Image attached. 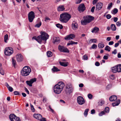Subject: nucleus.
<instances>
[{
  "label": "nucleus",
  "instance_id": "1",
  "mask_svg": "<svg viewBox=\"0 0 121 121\" xmlns=\"http://www.w3.org/2000/svg\"><path fill=\"white\" fill-rule=\"evenodd\" d=\"M41 35L37 37L34 36L32 38V39L35 40L40 44L41 43L42 40L46 41L48 39L49 37L48 34L45 32H41Z\"/></svg>",
  "mask_w": 121,
  "mask_h": 121
},
{
  "label": "nucleus",
  "instance_id": "2",
  "mask_svg": "<svg viewBox=\"0 0 121 121\" xmlns=\"http://www.w3.org/2000/svg\"><path fill=\"white\" fill-rule=\"evenodd\" d=\"M65 86L64 83L62 82H58L54 87V92L56 94H59L62 91Z\"/></svg>",
  "mask_w": 121,
  "mask_h": 121
},
{
  "label": "nucleus",
  "instance_id": "3",
  "mask_svg": "<svg viewBox=\"0 0 121 121\" xmlns=\"http://www.w3.org/2000/svg\"><path fill=\"white\" fill-rule=\"evenodd\" d=\"M71 17V15L67 13H63L60 14L59 20L61 22L66 23L68 21Z\"/></svg>",
  "mask_w": 121,
  "mask_h": 121
},
{
  "label": "nucleus",
  "instance_id": "4",
  "mask_svg": "<svg viewBox=\"0 0 121 121\" xmlns=\"http://www.w3.org/2000/svg\"><path fill=\"white\" fill-rule=\"evenodd\" d=\"M94 17L90 15H87L83 17V19L81 21L82 25H86L93 20Z\"/></svg>",
  "mask_w": 121,
  "mask_h": 121
},
{
  "label": "nucleus",
  "instance_id": "5",
  "mask_svg": "<svg viewBox=\"0 0 121 121\" xmlns=\"http://www.w3.org/2000/svg\"><path fill=\"white\" fill-rule=\"evenodd\" d=\"M31 71L30 68L28 66H25L21 71L22 75L23 76H26L29 75Z\"/></svg>",
  "mask_w": 121,
  "mask_h": 121
},
{
  "label": "nucleus",
  "instance_id": "6",
  "mask_svg": "<svg viewBox=\"0 0 121 121\" xmlns=\"http://www.w3.org/2000/svg\"><path fill=\"white\" fill-rule=\"evenodd\" d=\"M73 90L72 86L70 84H67L65 85V91L67 94H70L71 93Z\"/></svg>",
  "mask_w": 121,
  "mask_h": 121
},
{
  "label": "nucleus",
  "instance_id": "7",
  "mask_svg": "<svg viewBox=\"0 0 121 121\" xmlns=\"http://www.w3.org/2000/svg\"><path fill=\"white\" fill-rule=\"evenodd\" d=\"M5 50L4 53L6 55L10 56L13 53V50L12 48H6Z\"/></svg>",
  "mask_w": 121,
  "mask_h": 121
},
{
  "label": "nucleus",
  "instance_id": "8",
  "mask_svg": "<svg viewBox=\"0 0 121 121\" xmlns=\"http://www.w3.org/2000/svg\"><path fill=\"white\" fill-rule=\"evenodd\" d=\"M9 117L11 121H21L19 118L14 114H11Z\"/></svg>",
  "mask_w": 121,
  "mask_h": 121
},
{
  "label": "nucleus",
  "instance_id": "9",
  "mask_svg": "<svg viewBox=\"0 0 121 121\" xmlns=\"http://www.w3.org/2000/svg\"><path fill=\"white\" fill-rule=\"evenodd\" d=\"M35 17V14L34 12L32 11L30 12L28 15V18L29 21L32 22Z\"/></svg>",
  "mask_w": 121,
  "mask_h": 121
},
{
  "label": "nucleus",
  "instance_id": "10",
  "mask_svg": "<svg viewBox=\"0 0 121 121\" xmlns=\"http://www.w3.org/2000/svg\"><path fill=\"white\" fill-rule=\"evenodd\" d=\"M58 49L61 52L67 53L69 52V51L66 48L62 46L59 45L58 46Z\"/></svg>",
  "mask_w": 121,
  "mask_h": 121
},
{
  "label": "nucleus",
  "instance_id": "11",
  "mask_svg": "<svg viewBox=\"0 0 121 121\" xmlns=\"http://www.w3.org/2000/svg\"><path fill=\"white\" fill-rule=\"evenodd\" d=\"M78 103L80 105H82L85 102V101L83 98L81 96H78L77 98Z\"/></svg>",
  "mask_w": 121,
  "mask_h": 121
},
{
  "label": "nucleus",
  "instance_id": "12",
  "mask_svg": "<svg viewBox=\"0 0 121 121\" xmlns=\"http://www.w3.org/2000/svg\"><path fill=\"white\" fill-rule=\"evenodd\" d=\"M36 81V79L35 78L31 79L30 81H26V83L29 86H32V84L34 82Z\"/></svg>",
  "mask_w": 121,
  "mask_h": 121
},
{
  "label": "nucleus",
  "instance_id": "13",
  "mask_svg": "<svg viewBox=\"0 0 121 121\" xmlns=\"http://www.w3.org/2000/svg\"><path fill=\"white\" fill-rule=\"evenodd\" d=\"M75 37V36L74 34H70L69 35L66 36L65 38V40H69L73 39Z\"/></svg>",
  "mask_w": 121,
  "mask_h": 121
},
{
  "label": "nucleus",
  "instance_id": "14",
  "mask_svg": "<svg viewBox=\"0 0 121 121\" xmlns=\"http://www.w3.org/2000/svg\"><path fill=\"white\" fill-rule=\"evenodd\" d=\"M16 58L17 61L20 62L23 60V56L21 54H18L16 56Z\"/></svg>",
  "mask_w": 121,
  "mask_h": 121
},
{
  "label": "nucleus",
  "instance_id": "15",
  "mask_svg": "<svg viewBox=\"0 0 121 121\" xmlns=\"http://www.w3.org/2000/svg\"><path fill=\"white\" fill-rule=\"evenodd\" d=\"M85 9V7L84 4H80L78 7V10L80 11H83Z\"/></svg>",
  "mask_w": 121,
  "mask_h": 121
},
{
  "label": "nucleus",
  "instance_id": "16",
  "mask_svg": "<svg viewBox=\"0 0 121 121\" xmlns=\"http://www.w3.org/2000/svg\"><path fill=\"white\" fill-rule=\"evenodd\" d=\"M103 4L101 2L97 3L96 5V10H100L102 7Z\"/></svg>",
  "mask_w": 121,
  "mask_h": 121
},
{
  "label": "nucleus",
  "instance_id": "17",
  "mask_svg": "<svg viewBox=\"0 0 121 121\" xmlns=\"http://www.w3.org/2000/svg\"><path fill=\"white\" fill-rule=\"evenodd\" d=\"M33 117L36 119L39 120L42 117V115L39 114H34L33 115Z\"/></svg>",
  "mask_w": 121,
  "mask_h": 121
},
{
  "label": "nucleus",
  "instance_id": "18",
  "mask_svg": "<svg viewBox=\"0 0 121 121\" xmlns=\"http://www.w3.org/2000/svg\"><path fill=\"white\" fill-rule=\"evenodd\" d=\"M53 43L58 44L60 42V39L58 37H55L53 39Z\"/></svg>",
  "mask_w": 121,
  "mask_h": 121
},
{
  "label": "nucleus",
  "instance_id": "19",
  "mask_svg": "<svg viewBox=\"0 0 121 121\" xmlns=\"http://www.w3.org/2000/svg\"><path fill=\"white\" fill-rule=\"evenodd\" d=\"M117 99V97L116 96L113 95L110 97L109 98V99L111 101H114L116 100Z\"/></svg>",
  "mask_w": 121,
  "mask_h": 121
},
{
  "label": "nucleus",
  "instance_id": "20",
  "mask_svg": "<svg viewBox=\"0 0 121 121\" xmlns=\"http://www.w3.org/2000/svg\"><path fill=\"white\" fill-rule=\"evenodd\" d=\"M5 85L7 87L9 90L10 92H12L13 91V88L10 86L6 82L5 83Z\"/></svg>",
  "mask_w": 121,
  "mask_h": 121
},
{
  "label": "nucleus",
  "instance_id": "21",
  "mask_svg": "<svg viewBox=\"0 0 121 121\" xmlns=\"http://www.w3.org/2000/svg\"><path fill=\"white\" fill-rule=\"evenodd\" d=\"M120 100L119 99H117V101L112 103V105L113 107L116 106H118L120 103Z\"/></svg>",
  "mask_w": 121,
  "mask_h": 121
},
{
  "label": "nucleus",
  "instance_id": "22",
  "mask_svg": "<svg viewBox=\"0 0 121 121\" xmlns=\"http://www.w3.org/2000/svg\"><path fill=\"white\" fill-rule=\"evenodd\" d=\"M65 9L64 6L63 5H60L57 8V10L59 11H62Z\"/></svg>",
  "mask_w": 121,
  "mask_h": 121
},
{
  "label": "nucleus",
  "instance_id": "23",
  "mask_svg": "<svg viewBox=\"0 0 121 121\" xmlns=\"http://www.w3.org/2000/svg\"><path fill=\"white\" fill-rule=\"evenodd\" d=\"M78 24L76 23H73L72 24V27L73 29L76 30L78 29Z\"/></svg>",
  "mask_w": 121,
  "mask_h": 121
},
{
  "label": "nucleus",
  "instance_id": "24",
  "mask_svg": "<svg viewBox=\"0 0 121 121\" xmlns=\"http://www.w3.org/2000/svg\"><path fill=\"white\" fill-rule=\"evenodd\" d=\"M60 64V65L63 66L64 67H66L68 66V63L65 62H59Z\"/></svg>",
  "mask_w": 121,
  "mask_h": 121
},
{
  "label": "nucleus",
  "instance_id": "25",
  "mask_svg": "<svg viewBox=\"0 0 121 121\" xmlns=\"http://www.w3.org/2000/svg\"><path fill=\"white\" fill-rule=\"evenodd\" d=\"M118 9L116 8H114L111 11V13L113 15H115L118 12Z\"/></svg>",
  "mask_w": 121,
  "mask_h": 121
},
{
  "label": "nucleus",
  "instance_id": "26",
  "mask_svg": "<svg viewBox=\"0 0 121 121\" xmlns=\"http://www.w3.org/2000/svg\"><path fill=\"white\" fill-rule=\"evenodd\" d=\"M117 72H121V64H120L117 65Z\"/></svg>",
  "mask_w": 121,
  "mask_h": 121
},
{
  "label": "nucleus",
  "instance_id": "27",
  "mask_svg": "<svg viewBox=\"0 0 121 121\" xmlns=\"http://www.w3.org/2000/svg\"><path fill=\"white\" fill-rule=\"evenodd\" d=\"M99 30V29L98 28L96 27H95L93 28V30L91 31L92 33L96 32Z\"/></svg>",
  "mask_w": 121,
  "mask_h": 121
},
{
  "label": "nucleus",
  "instance_id": "28",
  "mask_svg": "<svg viewBox=\"0 0 121 121\" xmlns=\"http://www.w3.org/2000/svg\"><path fill=\"white\" fill-rule=\"evenodd\" d=\"M78 43L77 42H75L74 41H69L67 44V45L69 46L70 45H73V44H76Z\"/></svg>",
  "mask_w": 121,
  "mask_h": 121
},
{
  "label": "nucleus",
  "instance_id": "29",
  "mask_svg": "<svg viewBox=\"0 0 121 121\" xmlns=\"http://www.w3.org/2000/svg\"><path fill=\"white\" fill-rule=\"evenodd\" d=\"M111 69L112 72L113 73H116V72H117L116 66L112 68Z\"/></svg>",
  "mask_w": 121,
  "mask_h": 121
},
{
  "label": "nucleus",
  "instance_id": "30",
  "mask_svg": "<svg viewBox=\"0 0 121 121\" xmlns=\"http://www.w3.org/2000/svg\"><path fill=\"white\" fill-rule=\"evenodd\" d=\"M98 46L99 48H102L104 47V45L103 42H101L98 44Z\"/></svg>",
  "mask_w": 121,
  "mask_h": 121
},
{
  "label": "nucleus",
  "instance_id": "31",
  "mask_svg": "<svg viewBox=\"0 0 121 121\" xmlns=\"http://www.w3.org/2000/svg\"><path fill=\"white\" fill-rule=\"evenodd\" d=\"M111 27L112 30L115 31L116 30V28L114 24H111Z\"/></svg>",
  "mask_w": 121,
  "mask_h": 121
},
{
  "label": "nucleus",
  "instance_id": "32",
  "mask_svg": "<svg viewBox=\"0 0 121 121\" xmlns=\"http://www.w3.org/2000/svg\"><path fill=\"white\" fill-rule=\"evenodd\" d=\"M47 56L48 57L51 56L52 55V53L50 51H48L47 52Z\"/></svg>",
  "mask_w": 121,
  "mask_h": 121
},
{
  "label": "nucleus",
  "instance_id": "33",
  "mask_svg": "<svg viewBox=\"0 0 121 121\" xmlns=\"http://www.w3.org/2000/svg\"><path fill=\"white\" fill-rule=\"evenodd\" d=\"M52 71L53 72H57L59 71L60 70L56 67L54 66L53 68L52 69Z\"/></svg>",
  "mask_w": 121,
  "mask_h": 121
},
{
  "label": "nucleus",
  "instance_id": "34",
  "mask_svg": "<svg viewBox=\"0 0 121 121\" xmlns=\"http://www.w3.org/2000/svg\"><path fill=\"white\" fill-rule=\"evenodd\" d=\"M89 111V109H86L84 112V114L85 117H86L87 116L88 114V113Z\"/></svg>",
  "mask_w": 121,
  "mask_h": 121
},
{
  "label": "nucleus",
  "instance_id": "35",
  "mask_svg": "<svg viewBox=\"0 0 121 121\" xmlns=\"http://www.w3.org/2000/svg\"><path fill=\"white\" fill-rule=\"evenodd\" d=\"M112 3L111 2L109 4H108V6L107 7V9L108 10H110L111 8L112 7Z\"/></svg>",
  "mask_w": 121,
  "mask_h": 121
},
{
  "label": "nucleus",
  "instance_id": "36",
  "mask_svg": "<svg viewBox=\"0 0 121 121\" xmlns=\"http://www.w3.org/2000/svg\"><path fill=\"white\" fill-rule=\"evenodd\" d=\"M56 26L57 27L60 29H62L63 28V26L62 25L59 24H56Z\"/></svg>",
  "mask_w": 121,
  "mask_h": 121
},
{
  "label": "nucleus",
  "instance_id": "37",
  "mask_svg": "<svg viewBox=\"0 0 121 121\" xmlns=\"http://www.w3.org/2000/svg\"><path fill=\"white\" fill-rule=\"evenodd\" d=\"M111 49L108 46H107L105 47V50L106 51H107L108 52L110 51Z\"/></svg>",
  "mask_w": 121,
  "mask_h": 121
},
{
  "label": "nucleus",
  "instance_id": "38",
  "mask_svg": "<svg viewBox=\"0 0 121 121\" xmlns=\"http://www.w3.org/2000/svg\"><path fill=\"white\" fill-rule=\"evenodd\" d=\"M12 62L13 65L15 67V66L16 64V62L15 60L13 59V58H12Z\"/></svg>",
  "mask_w": 121,
  "mask_h": 121
},
{
  "label": "nucleus",
  "instance_id": "39",
  "mask_svg": "<svg viewBox=\"0 0 121 121\" xmlns=\"http://www.w3.org/2000/svg\"><path fill=\"white\" fill-rule=\"evenodd\" d=\"M8 39V35L7 34L5 35L4 36V41L5 43H7V40Z\"/></svg>",
  "mask_w": 121,
  "mask_h": 121
},
{
  "label": "nucleus",
  "instance_id": "40",
  "mask_svg": "<svg viewBox=\"0 0 121 121\" xmlns=\"http://www.w3.org/2000/svg\"><path fill=\"white\" fill-rule=\"evenodd\" d=\"M105 113H106L105 112L104 110L103 111H102L101 112L99 113V116H102L103 115L105 114Z\"/></svg>",
  "mask_w": 121,
  "mask_h": 121
},
{
  "label": "nucleus",
  "instance_id": "41",
  "mask_svg": "<svg viewBox=\"0 0 121 121\" xmlns=\"http://www.w3.org/2000/svg\"><path fill=\"white\" fill-rule=\"evenodd\" d=\"M104 111L105 112V113H108L109 111V107H107L106 108L104 109Z\"/></svg>",
  "mask_w": 121,
  "mask_h": 121
},
{
  "label": "nucleus",
  "instance_id": "42",
  "mask_svg": "<svg viewBox=\"0 0 121 121\" xmlns=\"http://www.w3.org/2000/svg\"><path fill=\"white\" fill-rule=\"evenodd\" d=\"M42 23L41 22H40L39 23L37 24L35 26V27L39 28L41 25Z\"/></svg>",
  "mask_w": 121,
  "mask_h": 121
},
{
  "label": "nucleus",
  "instance_id": "43",
  "mask_svg": "<svg viewBox=\"0 0 121 121\" xmlns=\"http://www.w3.org/2000/svg\"><path fill=\"white\" fill-rule=\"evenodd\" d=\"M98 103L99 105H102L104 104V101L103 100H100L98 102Z\"/></svg>",
  "mask_w": 121,
  "mask_h": 121
},
{
  "label": "nucleus",
  "instance_id": "44",
  "mask_svg": "<svg viewBox=\"0 0 121 121\" xmlns=\"http://www.w3.org/2000/svg\"><path fill=\"white\" fill-rule=\"evenodd\" d=\"M97 46L96 45L94 44L91 47V48L92 49H95L97 48Z\"/></svg>",
  "mask_w": 121,
  "mask_h": 121
},
{
  "label": "nucleus",
  "instance_id": "45",
  "mask_svg": "<svg viewBox=\"0 0 121 121\" xmlns=\"http://www.w3.org/2000/svg\"><path fill=\"white\" fill-rule=\"evenodd\" d=\"M90 41H91V42L96 43L97 41V40L95 39H91L90 40Z\"/></svg>",
  "mask_w": 121,
  "mask_h": 121
},
{
  "label": "nucleus",
  "instance_id": "46",
  "mask_svg": "<svg viewBox=\"0 0 121 121\" xmlns=\"http://www.w3.org/2000/svg\"><path fill=\"white\" fill-rule=\"evenodd\" d=\"M30 105L32 111L33 112H34L35 111V109L33 106L31 104H30Z\"/></svg>",
  "mask_w": 121,
  "mask_h": 121
},
{
  "label": "nucleus",
  "instance_id": "47",
  "mask_svg": "<svg viewBox=\"0 0 121 121\" xmlns=\"http://www.w3.org/2000/svg\"><path fill=\"white\" fill-rule=\"evenodd\" d=\"M14 94L15 95H20L19 92L17 91H14Z\"/></svg>",
  "mask_w": 121,
  "mask_h": 121
},
{
  "label": "nucleus",
  "instance_id": "48",
  "mask_svg": "<svg viewBox=\"0 0 121 121\" xmlns=\"http://www.w3.org/2000/svg\"><path fill=\"white\" fill-rule=\"evenodd\" d=\"M121 21H118L116 23V25H117L118 26H121Z\"/></svg>",
  "mask_w": 121,
  "mask_h": 121
},
{
  "label": "nucleus",
  "instance_id": "49",
  "mask_svg": "<svg viewBox=\"0 0 121 121\" xmlns=\"http://www.w3.org/2000/svg\"><path fill=\"white\" fill-rule=\"evenodd\" d=\"M83 58L85 60H87L88 59V57L86 55H84L83 56Z\"/></svg>",
  "mask_w": 121,
  "mask_h": 121
},
{
  "label": "nucleus",
  "instance_id": "50",
  "mask_svg": "<svg viewBox=\"0 0 121 121\" xmlns=\"http://www.w3.org/2000/svg\"><path fill=\"white\" fill-rule=\"evenodd\" d=\"M106 18L108 19H110L111 17V15L110 14H108L106 15Z\"/></svg>",
  "mask_w": 121,
  "mask_h": 121
},
{
  "label": "nucleus",
  "instance_id": "51",
  "mask_svg": "<svg viewBox=\"0 0 121 121\" xmlns=\"http://www.w3.org/2000/svg\"><path fill=\"white\" fill-rule=\"evenodd\" d=\"M0 73L2 75H4V73L3 70L2 69H0Z\"/></svg>",
  "mask_w": 121,
  "mask_h": 121
},
{
  "label": "nucleus",
  "instance_id": "52",
  "mask_svg": "<svg viewBox=\"0 0 121 121\" xmlns=\"http://www.w3.org/2000/svg\"><path fill=\"white\" fill-rule=\"evenodd\" d=\"M40 121H47L46 118L44 117H42L39 120Z\"/></svg>",
  "mask_w": 121,
  "mask_h": 121
},
{
  "label": "nucleus",
  "instance_id": "53",
  "mask_svg": "<svg viewBox=\"0 0 121 121\" xmlns=\"http://www.w3.org/2000/svg\"><path fill=\"white\" fill-rule=\"evenodd\" d=\"M88 97L89 99H91L92 97V95L91 94H89L88 95Z\"/></svg>",
  "mask_w": 121,
  "mask_h": 121
},
{
  "label": "nucleus",
  "instance_id": "54",
  "mask_svg": "<svg viewBox=\"0 0 121 121\" xmlns=\"http://www.w3.org/2000/svg\"><path fill=\"white\" fill-rule=\"evenodd\" d=\"M114 21L115 22H116L118 20V18L117 17H114L113 18Z\"/></svg>",
  "mask_w": 121,
  "mask_h": 121
},
{
  "label": "nucleus",
  "instance_id": "55",
  "mask_svg": "<svg viewBox=\"0 0 121 121\" xmlns=\"http://www.w3.org/2000/svg\"><path fill=\"white\" fill-rule=\"evenodd\" d=\"M100 63L98 61L96 62L95 63V65L96 66H99L100 65Z\"/></svg>",
  "mask_w": 121,
  "mask_h": 121
},
{
  "label": "nucleus",
  "instance_id": "56",
  "mask_svg": "<svg viewBox=\"0 0 121 121\" xmlns=\"http://www.w3.org/2000/svg\"><path fill=\"white\" fill-rule=\"evenodd\" d=\"M95 8V6H93L92 7L91 10V11L93 13L94 12Z\"/></svg>",
  "mask_w": 121,
  "mask_h": 121
},
{
  "label": "nucleus",
  "instance_id": "57",
  "mask_svg": "<svg viewBox=\"0 0 121 121\" xmlns=\"http://www.w3.org/2000/svg\"><path fill=\"white\" fill-rule=\"evenodd\" d=\"M114 43V42L113 41H110L108 43V44L110 45H112Z\"/></svg>",
  "mask_w": 121,
  "mask_h": 121
},
{
  "label": "nucleus",
  "instance_id": "58",
  "mask_svg": "<svg viewBox=\"0 0 121 121\" xmlns=\"http://www.w3.org/2000/svg\"><path fill=\"white\" fill-rule=\"evenodd\" d=\"M117 50L116 49L114 50L112 52V53L116 54H117Z\"/></svg>",
  "mask_w": 121,
  "mask_h": 121
},
{
  "label": "nucleus",
  "instance_id": "59",
  "mask_svg": "<svg viewBox=\"0 0 121 121\" xmlns=\"http://www.w3.org/2000/svg\"><path fill=\"white\" fill-rule=\"evenodd\" d=\"M110 77L111 79H114L115 78L114 76L113 75H110Z\"/></svg>",
  "mask_w": 121,
  "mask_h": 121
},
{
  "label": "nucleus",
  "instance_id": "60",
  "mask_svg": "<svg viewBox=\"0 0 121 121\" xmlns=\"http://www.w3.org/2000/svg\"><path fill=\"white\" fill-rule=\"evenodd\" d=\"M91 114H94L95 112V111L94 109H93L91 111Z\"/></svg>",
  "mask_w": 121,
  "mask_h": 121
},
{
  "label": "nucleus",
  "instance_id": "61",
  "mask_svg": "<svg viewBox=\"0 0 121 121\" xmlns=\"http://www.w3.org/2000/svg\"><path fill=\"white\" fill-rule=\"evenodd\" d=\"M98 0H93V4H95L98 1Z\"/></svg>",
  "mask_w": 121,
  "mask_h": 121
},
{
  "label": "nucleus",
  "instance_id": "62",
  "mask_svg": "<svg viewBox=\"0 0 121 121\" xmlns=\"http://www.w3.org/2000/svg\"><path fill=\"white\" fill-rule=\"evenodd\" d=\"M82 0H77V1L76 3L78 4L80 3Z\"/></svg>",
  "mask_w": 121,
  "mask_h": 121
},
{
  "label": "nucleus",
  "instance_id": "63",
  "mask_svg": "<svg viewBox=\"0 0 121 121\" xmlns=\"http://www.w3.org/2000/svg\"><path fill=\"white\" fill-rule=\"evenodd\" d=\"M103 59L105 60H107L108 59V57L107 56H104L103 57Z\"/></svg>",
  "mask_w": 121,
  "mask_h": 121
},
{
  "label": "nucleus",
  "instance_id": "64",
  "mask_svg": "<svg viewBox=\"0 0 121 121\" xmlns=\"http://www.w3.org/2000/svg\"><path fill=\"white\" fill-rule=\"evenodd\" d=\"M119 44L118 43H116L115 44L114 47H117L119 46Z\"/></svg>",
  "mask_w": 121,
  "mask_h": 121
}]
</instances>
